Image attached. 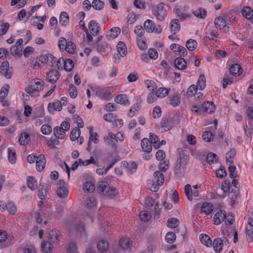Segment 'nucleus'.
I'll return each instance as SVG.
<instances>
[{"mask_svg":"<svg viewBox=\"0 0 253 253\" xmlns=\"http://www.w3.org/2000/svg\"><path fill=\"white\" fill-rule=\"evenodd\" d=\"M43 85L42 80L40 79H35L30 82L29 86L25 89V91L31 96H35L36 93L43 89Z\"/></svg>","mask_w":253,"mask_h":253,"instance_id":"f257e3e1","label":"nucleus"},{"mask_svg":"<svg viewBox=\"0 0 253 253\" xmlns=\"http://www.w3.org/2000/svg\"><path fill=\"white\" fill-rule=\"evenodd\" d=\"M67 228L72 235L80 234L81 236H85L84 223L79 220L69 223Z\"/></svg>","mask_w":253,"mask_h":253,"instance_id":"f03ea898","label":"nucleus"},{"mask_svg":"<svg viewBox=\"0 0 253 253\" xmlns=\"http://www.w3.org/2000/svg\"><path fill=\"white\" fill-rule=\"evenodd\" d=\"M189 159L188 155L184 153L179 154V158L176 161L174 169L175 173L182 174L185 171Z\"/></svg>","mask_w":253,"mask_h":253,"instance_id":"7ed1b4c3","label":"nucleus"},{"mask_svg":"<svg viewBox=\"0 0 253 253\" xmlns=\"http://www.w3.org/2000/svg\"><path fill=\"white\" fill-rule=\"evenodd\" d=\"M153 14L159 21H164L167 15L166 6L163 3H159L152 10Z\"/></svg>","mask_w":253,"mask_h":253,"instance_id":"20e7f679","label":"nucleus"},{"mask_svg":"<svg viewBox=\"0 0 253 253\" xmlns=\"http://www.w3.org/2000/svg\"><path fill=\"white\" fill-rule=\"evenodd\" d=\"M229 244V240L225 237L216 238L214 239L212 245L214 251L216 253H220L222 250L223 245L227 246Z\"/></svg>","mask_w":253,"mask_h":253,"instance_id":"39448f33","label":"nucleus"},{"mask_svg":"<svg viewBox=\"0 0 253 253\" xmlns=\"http://www.w3.org/2000/svg\"><path fill=\"white\" fill-rule=\"evenodd\" d=\"M109 87H96L93 91L96 95L99 97L100 98L105 100H109L110 98L111 92L109 91Z\"/></svg>","mask_w":253,"mask_h":253,"instance_id":"423d86ee","label":"nucleus"},{"mask_svg":"<svg viewBox=\"0 0 253 253\" xmlns=\"http://www.w3.org/2000/svg\"><path fill=\"white\" fill-rule=\"evenodd\" d=\"M146 31L148 33L155 32L160 33L162 32V28L160 25L156 26L154 22L151 20H147L144 24Z\"/></svg>","mask_w":253,"mask_h":253,"instance_id":"0eeeda50","label":"nucleus"},{"mask_svg":"<svg viewBox=\"0 0 253 253\" xmlns=\"http://www.w3.org/2000/svg\"><path fill=\"white\" fill-rule=\"evenodd\" d=\"M57 185L58 187L56 190L57 195L60 198H66L68 194V190L65 186V181L63 180H59Z\"/></svg>","mask_w":253,"mask_h":253,"instance_id":"6e6552de","label":"nucleus"},{"mask_svg":"<svg viewBox=\"0 0 253 253\" xmlns=\"http://www.w3.org/2000/svg\"><path fill=\"white\" fill-rule=\"evenodd\" d=\"M215 26L224 33H227L229 31V27L226 25V22L223 17H218L215 19Z\"/></svg>","mask_w":253,"mask_h":253,"instance_id":"1a4fd4ad","label":"nucleus"},{"mask_svg":"<svg viewBox=\"0 0 253 253\" xmlns=\"http://www.w3.org/2000/svg\"><path fill=\"white\" fill-rule=\"evenodd\" d=\"M0 74L7 79H10L12 76V72L9 70V64L7 61H4L0 67Z\"/></svg>","mask_w":253,"mask_h":253,"instance_id":"9d476101","label":"nucleus"},{"mask_svg":"<svg viewBox=\"0 0 253 253\" xmlns=\"http://www.w3.org/2000/svg\"><path fill=\"white\" fill-rule=\"evenodd\" d=\"M96 50L102 55H107L111 53L112 49L106 42H103L96 46Z\"/></svg>","mask_w":253,"mask_h":253,"instance_id":"9b49d317","label":"nucleus"},{"mask_svg":"<svg viewBox=\"0 0 253 253\" xmlns=\"http://www.w3.org/2000/svg\"><path fill=\"white\" fill-rule=\"evenodd\" d=\"M62 63L64 64V69L66 71H71L74 67V64L72 60L70 59H67L65 60H64L62 58H59L57 64L58 68H62L61 63Z\"/></svg>","mask_w":253,"mask_h":253,"instance_id":"f8f14e48","label":"nucleus"},{"mask_svg":"<svg viewBox=\"0 0 253 253\" xmlns=\"http://www.w3.org/2000/svg\"><path fill=\"white\" fill-rule=\"evenodd\" d=\"M167 103L173 107H176L180 104V97L177 92L169 95L166 100Z\"/></svg>","mask_w":253,"mask_h":253,"instance_id":"ddd939ff","label":"nucleus"},{"mask_svg":"<svg viewBox=\"0 0 253 253\" xmlns=\"http://www.w3.org/2000/svg\"><path fill=\"white\" fill-rule=\"evenodd\" d=\"M59 77L60 74L56 70L51 69L46 73V80L51 84L56 83Z\"/></svg>","mask_w":253,"mask_h":253,"instance_id":"4468645a","label":"nucleus"},{"mask_svg":"<svg viewBox=\"0 0 253 253\" xmlns=\"http://www.w3.org/2000/svg\"><path fill=\"white\" fill-rule=\"evenodd\" d=\"M184 193L189 201H192L193 196H198L199 193L197 190L192 189L190 184H187L184 187Z\"/></svg>","mask_w":253,"mask_h":253,"instance_id":"2eb2a0df","label":"nucleus"},{"mask_svg":"<svg viewBox=\"0 0 253 253\" xmlns=\"http://www.w3.org/2000/svg\"><path fill=\"white\" fill-rule=\"evenodd\" d=\"M47 109L50 113H54L55 111H60L62 110L61 102L55 100L53 102H50L48 105Z\"/></svg>","mask_w":253,"mask_h":253,"instance_id":"dca6fc26","label":"nucleus"},{"mask_svg":"<svg viewBox=\"0 0 253 253\" xmlns=\"http://www.w3.org/2000/svg\"><path fill=\"white\" fill-rule=\"evenodd\" d=\"M36 162L37 170L40 172L42 171L46 164V159L44 155L42 154L39 155Z\"/></svg>","mask_w":253,"mask_h":253,"instance_id":"f3484780","label":"nucleus"},{"mask_svg":"<svg viewBox=\"0 0 253 253\" xmlns=\"http://www.w3.org/2000/svg\"><path fill=\"white\" fill-rule=\"evenodd\" d=\"M226 218L225 211L220 210L215 214L213 217L214 223L215 225H219Z\"/></svg>","mask_w":253,"mask_h":253,"instance_id":"a211bd4d","label":"nucleus"},{"mask_svg":"<svg viewBox=\"0 0 253 253\" xmlns=\"http://www.w3.org/2000/svg\"><path fill=\"white\" fill-rule=\"evenodd\" d=\"M56 58H55L51 54H45L41 56V61L42 63H44L49 66H52L53 63H55Z\"/></svg>","mask_w":253,"mask_h":253,"instance_id":"6ab92c4d","label":"nucleus"},{"mask_svg":"<svg viewBox=\"0 0 253 253\" xmlns=\"http://www.w3.org/2000/svg\"><path fill=\"white\" fill-rule=\"evenodd\" d=\"M88 29L90 33L95 36L98 34L100 27L99 24L94 20H91L88 25Z\"/></svg>","mask_w":253,"mask_h":253,"instance_id":"aec40b11","label":"nucleus"},{"mask_svg":"<svg viewBox=\"0 0 253 253\" xmlns=\"http://www.w3.org/2000/svg\"><path fill=\"white\" fill-rule=\"evenodd\" d=\"M221 189L225 193L229 192V197H230L231 199H233L235 197L233 195L234 189L232 188L231 190V185L229 181L225 180L222 183L221 185Z\"/></svg>","mask_w":253,"mask_h":253,"instance_id":"412c9836","label":"nucleus"},{"mask_svg":"<svg viewBox=\"0 0 253 253\" xmlns=\"http://www.w3.org/2000/svg\"><path fill=\"white\" fill-rule=\"evenodd\" d=\"M64 211V206L60 204L56 205L55 211L51 213L52 217L59 218L63 215Z\"/></svg>","mask_w":253,"mask_h":253,"instance_id":"4be33fe9","label":"nucleus"},{"mask_svg":"<svg viewBox=\"0 0 253 253\" xmlns=\"http://www.w3.org/2000/svg\"><path fill=\"white\" fill-rule=\"evenodd\" d=\"M121 32V30L118 27H114L111 29L107 33L106 37L108 40H114L116 38Z\"/></svg>","mask_w":253,"mask_h":253,"instance_id":"5701e85b","label":"nucleus"},{"mask_svg":"<svg viewBox=\"0 0 253 253\" xmlns=\"http://www.w3.org/2000/svg\"><path fill=\"white\" fill-rule=\"evenodd\" d=\"M201 109L207 113L211 114L214 111L215 106L213 102L207 101L202 104Z\"/></svg>","mask_w":253,"mask_h":253,"instance_id":"b1692460","label":"nucleus"},{"mask_svg":"<svg viewBox=\"0 0 253 253\" xmlns=\"http://www.w3.org/2000/svg\"><path fill=\"white\" fill-rule=\"evenodd\" d=\"M160 125L163 130L165 131H167L172 127L170 120L167 117H164L162 118L160 123Z\"/></svg>","mask_w":253,"mask_h":253,"instance_id":"393cba45","label":"nucleus"},{"mask_svg":"<svg viewBox=\"0 0 253 253\" xmlns=\"http://www.w3.org/2000/svg\"><path fill=\"white\" fill-rule=\"evenodd\" d=\"M170 48L171 50H173L174 52L180 53L181 56H185L187 54L186 48L178 44L172 43L170 45Z\"/></svg>","mask_w":253,"mask_h":253,"instance_id":"a878e982","label":"nucleus"},{"mask_svg":"<svg viewBox=\"0 0 253 253\" xmlns=\"http://www.w3.org/2000/svg\"><path fill=\"white\" fill-rule=\"evenodd\" d=\"M175 67L181 70H183L186 68L187 62L184 59L181 57L176 58L174 61Z\"/></svg>","mask_w":253,"mask_h":253,"instance_id":"bb28decb","label":"nucleus"},{"mask_svg":"<svg viewBox=\"0 0 253 253\" xmlns=\"http://www.w3.org/2000/svg\"><path fill=\"white\" fill-rule=\"evenodd\" d=\"M115 101L118 104L124 105H129L130 102L126 94H119L115 98Z\"/></svg>","mask_w":253,"mask_h":253,"instance_id":"cd10ccee","label":"nucleus"},{"mask_svg":"<svg viewBox=\"0 0 253 253\" xmlns=\"http://www.w3.org/2000/svg\"><path fill=\"white\" fill-rule=\"evenodd\" d=\"M141 146L143 151L150 153L152 151V145L148 138H143L141 142Z\"/></svg>","mask_w":253,"mask_h":253,"instance_id":"c85d7f7f","label":"nucleus"},{"mask_svg":"<svg viewBox=\"0 0 253 253\" xmlns=\"http://www.w3.org/2000/svg\"><path fill=\"white\" fill-rule=\"evenodd\" d=\"M109 184L106 181L99 182L97 186V191L102 195H105L107 190L109 189Z\"/></svg>","mask_w":253,"mask_h":253,"instance_id":"c756f323","label":"nucleus"},{"mask_svg":"<svg viewBox=\"0 0 253 253\" xmlns=\"http://www.w3.org/2000/svg\"><path fill=\"white\" fill-rule=\"evenodd\" d=\"M53 134L56 138L63 139L66 136V132L59 127V126H56L53 128Z\"/></svg>","mask_w":253,"mask_h":253,"instance_id":"7c9ffc66","label":"nucleus"},{"mask_svg":"<svg viewBox=\"0 0 253 253\" xmlns=\"http://www.w3.org/2000/svg\"><path fill=\"white\" fill-rule=\"evenodd\" d=\"M109 245L107 241L104 240L99 241L97 244V249L101 253H104L109 249Z\"/></svg>","mask_w":253,"mask_h":253,"instance_id":"2f4dec72","label":"nucleus"},{"mask_svg":"<svg viewBox=\"0 0 253 253\" xmlns=\"http://www.w3.org/2000/svg\"><path fill=\"white\" fill-rule=\"evenodd\" d=\"M123 166L130 173H133L136 170L137 167V164L133 162H129V163L124 162Z\"/></svg>","mask_w":253,"mask_h":253,"instance_id":"473e14b6","label":"nucleus"},{"mask_svg":"<svg viewBox=\"0 0 253 253\" xmlns=\"http://www.w3.org/2000/svg\"><path fill=\"white\" fill-rule=\"evenodd\" d=\"M229 71L233 75L239 76L242 73V69L239 64H235L230 67Z\"/></svg>","mask_w":253,"mask_h":253,"instance_id":"72a5a7b5","label":"nucleus"},{"mask_svg":"<svg viewBox=\"0 0 253 253\" xmlns=\"http://www.w3.org/2000/svg\"><path fill=\"white\" fill-rule=\"evenodd\" d=\"M201 211L205 214H210L213 211L212 205L207 202L204 203L201 206Z\"/></svg>","mask_w":253,"mask_h":253,"instance_id":"f704fd0d","label":"nucleus"},{"mask_svg":"<svg viewBox=\"0 0 253 253\" xmlns=\"http://www.w3.org/2000/svg\"><path fill=\"white\" fill-rule=\"evenodd\" d=\"M149 141L155 149H157L160 146V140L158 136L154 133H150L149 135Z\"/></svg>","mask_w":253,"mask_h":253,"instance_id":"c9c22d12","label":"nucleus"},{"mask_svg":"<svg viewBox=\"0 0 253 253\" xmlns=\"http://www.w3.org/2000/svg\"><path fill=\"white\" fill-rule=\"evenodd\" d=\"M59 232L57 230H51L49 233V239L53 243H57L59 241Z\"/></svg>","mask_w":253,"mask_h":253,"instance_id":"e433bc0d","label":"nucleus"},{"mask_svg":"<svg viewBox=\"0 0 253 253\" xmlns=\"http://www.w3.org/2000/svg\"><path fill=\"white\" fill-rule=\"evenodd\" d=\"M170 28L171 32L174 34L178 32L180 28V25L177 19H172L170 23Z\"/></svg>","mask_w":253,"mask_h":253,"instance_id":"4c0bfd02","label":"nucleus"},{"mask_svg":"<svg viewBox=\"0 0 253 253\" xmlns=\"http://www.w3.org/2000/svg\"><path fill=\"white\" fill-rule=\"evenodd\" d=\"M30 139L29 134L27 132H23L20 134L18 141L20 145H26L28 143Z\"/></svg>","mask_w":253,"mask_h":253,"instance_id":"58836bf2","label":"nucleus"},{"mask_svg":"<svg viewBox=\"0 0 253 253\" xmlns=\"http://www.w3.org/2000/svg\"><path fill=\"white\" fill-rule=\"evenodd\" d=\"M69 21V18L66 12L63 11L60 13L59 17V23L63 26H66Z\"/></svg>","mask_w":253,"mask_h":253,"instance_id":"ea45409f","label":"nucleus"},{"mask_svg":"<svg viewBox=\"0 0 253 253\" xmlns=\"http://www.w3.org/2000/svg\"><path fill=\"white\" fill-rule=\"evenodd\" d=\"M244 17L248 19H251L253 17V10L250 7H245L242 10Z\"/></svg>","mask_w":253,"mask_h":253,"instance_id":"a19ab883","label":"nucleus"},{"mask_svg":"<svg viewBox=\"0 0 253 253\" xmlns=\"http://www.w3.org/2000/svg\"><path fill=\"white\" fill-rule=\"evenodd\" d=\"M118 51L120 55L123 57L126 55L127 49L125 44L121 42H119L117 45Z\"/></svg>","mask_w":253,"mask_h":253,"instance_id":"79ce46f5","label":"nucleus"},{"mask_svg":"<svg viewBox=\"0 0 253 253\" xmlns=\"http://www.w3.org/2000/svg\"><path fill=\"white\" fill-rule=\"evenodd\" d=\"M41 248L44 253H50L52 251L53 247L50 243L43 241L42 243Z\"/></svg>","mask_w":253,"mask_h":253,"instance_id":"37998d69","label":"nucleus"},{"mask_svg":"<svg viewBox=\"0 0 253 253\" xmlns=\"http://www.w3.org/2000/svg\"><path fill=\"white\" fill-rule=\"evenodd\" d=\"M119 245L121 248L124 249H126L130 247L131 244L129 238L124 237L120 239L119 241Z\"/></svg>","mask_w":253,"mask_h":253,"instance_id":"c03bdc74","label":"nucleus"},{"mask_svg":"<svg viewBox=\"0 0 253 253\" xmlns=\"http://www.w3.org/2000/svg\"><path fill=\"white\" fill-rule=\"evenodd\" d=\"M27 183L28 187L32 190H35L38 186L37 181L34 177H28Z\"/></svg>","mask_w":253,"mask_h":253,"instance_id":"a18cd8bd","label":"nucleus"},{"mask_svg":"<svg viewBox=\"0 0 253 253\" xmlns=\"http://www.w3.org/2000/svg\"><path fill=\"white\" fill-rule=\"evenodd\" d=\"M154 177L156 179L158 185H162L164 182V174L160 171H156L154 174Z\"/></svg>","mask_w":253,"mask_h":253,"instance_id":"49530a36","label":"nucleus"},{"mask_svg":"<svg viewBox=\"0 0 253 253\" xmlns=\"http://www.w3.org/2000/svg\"><path fill=\"white\" fill-rule=\"evenodd\" d=\"M200 239L202 243L207 247L211 246L212 241L208 235L206 234H201Z\"/></svg>","mask_w":253,"mask_h":253,"instance_id":"de8ad7c7","label":"nucleus"},{"mask_svg":"<svg viewBox=\"0 0 253 253\" xmlns=\"http://www.w3.org/2000/svg\"><path fill=\"white\" fill-rule=\"evenodd\" d=\"M7 150L9 162L11 164H14L16 161V156L15 150L11 148H8Z\"/></svg>","mask_w":253,"mask_h":253,"instance_id":"09e8293b","label":"nucleus"},{"mask_svg":"<svg viewBox=\"0 0 253 253\" xmlns=\"http://www.w3.org/2000/svg\"><path fill=\"white\" fill-rule=\"evenodd\" d=\"M83 189L84 191L90 193L95 189V185L92 181H87L84 184Z\"/></svg>","mask_w":253,"mask_h":253,"instance_id":"8fccbe9b","label":"nucleus"},{"mask_svg":"<svg viewBox=\"0 0 253 253\" xmlns=\"http://www.w3.org/2000/svg\"><path fill=\"white\" fill-rule=\"evenodd\" d=\"M246 231L247 241L252 242L253 241V225L247 226Z\"/></svg>","mask_w":253,"mask_h":253,"instance_id":"3c124183","label":"nucleus"},{"mask_svg":"<svg viewBox=\"0 0 253 253\" xmlns=\"http://www.w3.org/2000/svg\"><path fill=\"white\" fill-rule=\"evenodd\" d=\"M197 88L201 90L204 89L206 87V78L204 75L200 76L197 83L196 85Z\"/></svg>","mask_w":253,"mask_h":253,"instance_id":"603ef678","label":"nucleus"},{"mask_svg":"<svg viewBox=\"0 0 253 253\" xmlns=\"http://www.w3.org/2000/svg\"><path fill=\"white\" fill-rule=\"evenodd\" d=\"M158 98H164L167 96L169 92V90L166 88L160 87L155 91Z\"/></svg>","mask_w":253,"mask_h":253,"instance_id":"864d4df0","label":"nucleus"},{"mask_svg":"<svg viewBox=\"0 0 253 253\" xmlns=\"http://www.w3.org/2000/svg\"><path fill=\"white\" fill-rule=\"evenodd\" d=\"M186 46L190 51H193L197 48V43L195 40L190 39L186 42Z\"/></svg>","mask_w":253,"mask_h":253,"instance_id":"5fc2aeb1","label":"nucleus"},{"mask_svg":"<svg viewBox=\"0 0 253 253\" xmlns=\"http://www.w3.org/2000/svg\"><path fill=\"white\" fill-rule=\"evenodd\" d=\"M218 157L214 153H210L207 155L206 160L208 164H212L217 162Z\"/></svg>","mask_w":253,"mask_h":253,"instance_id":"6e6d98bb","label":"nucleus"},{"mask_svg":"<svg viewBox=\"0 0 253 253\" xmlns=\"http://www.w3.org/2000/svg\"><path fill=\"white\" fill-rule=\"evenodd\" d=\"M104 6L103 1L100 0H93L92 2V7L97 10H102Z\"/></svg>","mask_w":253,"mask_h":253,"instance_id":"4d7b16f0","label":"nucleus"},{"mask_svg":"<svg viewBox=\"0 0 253 253\" xmlns=\"http://www.w3.org/2000/svg\"><path fill=\"white\" fill-rule=\"evenodd\" d=\"M193 13L197 18L203 19L205 17L207 12L205 9L203 8H199V9L194 11Z\"/></svg>","mask_w":253,"mask_h":253,"instance_id":"13d9d810","label":"nucleus"},{"mask_svg":"<svg viewBox=\"0 0 253 253\" xmlns=\"http://www.w3.org/2000/svg\"><path fill=\"white\" fill-rule=\"evenodd\" d=\"M158 98V97L155 91H151L148 95L147 101L149 104L153 103Z\"/></svg>","mask_w":253,"mask_h":253,"instance_id":"bf43d9fd","label":"nucleus"},{"mask_svg":"<svg viewBox=\"0 0 253 253\" xmlns=\"http://www.w3.org/2000/svg\"><path fill=\"white\" fill-rule=\"evenodd\" d=\"M173 11L176 15L179 17L181 21L184 20L188 16L186 13L182 12L181 9L179 7H174Z\"/></svg>","mask_w":253,"mask_h":253,"instance_id":"052dcab7","label":"nucleus"},{"mask_svg":"<svg viewBox=\"0 0 253 253\" xmlns=\"http://www.w3.org/2000/svg\"><path fill=\"white\" fill-rule=\"evenodd\" d=\"M145 84L147 87L149 89V91H156L158 88L157 84L155 82L152 80H146L145 82Z\"/></svg>","mask_w":253,"mask_h":253,"instance_id":"680f3d73","label":"nucleus"},{"mask_svg":"<svg viewBox=\"0 0 253 253\" xmlns=\"http://www.w3.org/2000/svg\"><path fill=\"white\" fill-rule=\"evenodd\" d=\"M81 130L78 127L73 129L70 134V139L72 141H75L78 139L80 135Z\"/></svg>","mask_w":253,"mask_h":253,"instance_id":"e2e57ef3","label":"nucleus"},{"mask_svg":"<svg viewBox=\"0 0 253 253\" xmlns=\"http://www.w3.org/2000/svg\"><path fill=\"white\" fill-rule=\"evenodd\" d=\"M76 45L72 42H68L65 46L64 50L70 54H74L76 50Z\"/></svg>","mask_w":253,"mask_h":253,"instance_id":"0e129e2a","label":"nucleus"},{"mask_svg":"<svg viewBox=\"0 0 253 253\" xmlns=\"http://www.w3.org/2000/svg\"><path fill=\"white\" fill-rule=\"evenodd\" d=\"M140 220L143 222L148 221L151 218V215L148 211H142L139 213V214Z\"/></svg>","mask_w":253,"mask_h":253,"instance_id":"69168bd1","label":"nucleus"},{"mask_svg":"<svg viewBox=\"0 0 253 253\" xmlns=\"http://www.w3.org/2000/svg\"><path fill=\"white\" fill-rule=\"evenodd\" d=\"M7 210L9 214L14 215L17 211V207L14 203L9 202L7 203Z\"/></svg>","mask_w":253,"mask_h":253,"instance_id":"338daca9","label":"nucleus"},{"mask_svg":"<svg viewBox=\"0 0 253 253\" xmlns=\"http://www.w3.org/2000/svg\"><path fill=\"white\" fill-rule=\"evenodd\" d=\"M47 195L46 189L44 185H41V187L39 189L38 196L41 200L45 198Z\"/></svg>","mask_w":253,"mask_h":253,"instance_id":"774afa93","label":"nucleus"}]
</instances>
